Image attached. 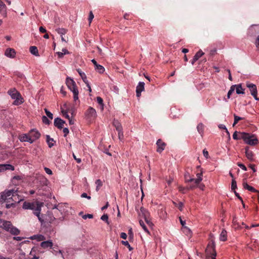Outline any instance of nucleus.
Returning <instances> with one entry per match:
<instances>
[{
	"mask_svg": "<svg viewBox=\"0 0 259 259\" xmlns=\"http://www.w3.org/2000/svg\"><path fill=\"white\" fill-rule=\"evenodd\" d=\"M43 205V203L36 202H29L25 201L23 203L22 207L24 209H32L33 210V213L36 215L39 221L41 222L43 221L40 217V213L41 211V207Z\"/></svg>",
	"mask_w": 259,
	"mask_h": 259,
	"instance_id": "f257e3e1",
	"label": "nucleus"
},
{
	"mask_svg": "<svg viewBox=\"0 0 259 259\" xmlns=\"http://www.w3.org/2000/svg\"><path fill=\"white\" fill-rule=\"evenodd\" d=\"M17 190L14 189L5 190L0 193V203L4 202L12 199L14 201H17L16 197L18 196Z\"/></svg>",
	"mask_w": 259,
	"mask_h": 259,
	"instance_id": "f03ea898",
	"label": "nucleus"
},
{
	"mask_svg": "<svg viewBox=\"0 0 259 259\" xmlns=\"http://www.w3.org/2000/svg\"><path fill=\"white\" fill-rule=\"evenodd\" d=\"M0 228H2L13 235H17L20 233V231L13 226L10 221L0 219Z\"/></svg>",
	"mask_w": 259,
	"mask_h": 259,
	"instance_id": "7ed1b4c3",
	"label": "nucleus"
},
{
	"mask_svg": "<svg viewBox=\"0 0 259 259\" xmlns=\"http://www.w3.org/2000/svg\"><path fill=\"white\" fill-rule=\"evenodd\" d=\"M8 93L13 99L15 100L13 102L14 105H19L24 102V100L21 94L16 89L13 88L10 89L8 92Z\"/></svg>",
	"mask_w": 259,
	"mask_h": 259,
	"instance_id": "20e7f679",
	"label": "nucleus"
},
{
	"mask_svg": "<svg viewBox=\"0 0 259 259\" xmlns=\"http://www.w3.org/2000/svg\"><path fill=\"white\" fill-rule=\"evenodd\" d=\"M66 83L68 89L73 93L74 101H76L78 99V91L75 81L72 79L67 77L66 80Z\"/></svg>",
	"mask_w": 259,
	"mask_h": 259,
	"instance_id": "39448f33",
	"label": "nucleus"
},
{
	"mask_svg": "<svg viewBox=\"0 0 259 259\" xmlns=\"http://www.w3.org/2000/svg\"><path fill=\"white\" fill-rule=\"evenodd\" d=\"M241 135V138L245 142L251 146L256 145L258 140L257 138H254V135L250 136L249 134L246 133H240Z\"/></svg>",
	"mask_w": 259,
	"mask_h": 259,
	"instance_id": "423d86ee",
	"label": "nucleus"
},
{
	"mask_svg": "<svg viewBox=\"0 0 259 259\" xmlns=\"http://www.w3.org/2000/svg\"><path fill=\"white\" fill-rule=\"evenodd\" d=\"M205 252L207 256H211L212 259H215L216 252L214 241L211 240V242L208 244L205 249Z\"/></svg>",
	"mask_w": 259,
	"mask_h": 259,
	"instance_id": "0eeeda50",
	"label": "nucleus"
},
{
	"mask_svg": "<svg viewBox=\"0 0 259 259\" xmlns=\"http://www.w3.org/2000/svg\"><path fill=\"white\" fill-rule=\"evenodd\" d=\"M139 214L144 218L145 222L149 226H152L153 225V224L149 218L150 213L145 208L141 207Z\"/></svg>",
	"mask_w": 259,
	"mask_h": 259,
	"instance_id": "6e6552de",
	"label": "nucleus"
},
{
	"mask_svg": "<svg viewBox=\"0 0 259 259\" xmlns=\"http://www.w3.org/2000/svg\"><path fill=\"white\" fill-rule=\"evenodd\" d=\"M30 138L31 140H33V142L36 140L38 139L40 136V133L35 130H31L28 133Z\"/></svg>",
	"mask_w": 259,
	"mask_h": 259,
	"instance_id": "1a4fd4ad",
	"label": "nucleus"
},
{
	"mask_svg": "<svg viewBox=\"0 0 259 259\" xmlns=\"http://www.w3.org/2000/svg\"><path fill=\"white\" fill-rule=\"evenodd\" d=\"M246 86L247 88H249L250 93L252 96H254V95H257V89L255 84L253 83H247L246 84Z\"/></svg>",
	"mask_w": 259,
	"mask_h": 259,
	"instance_id": "9d476101",
	"label": "nucleus"
},
{
	"mask_svg": "<svg viewBox=\"0 0 259 259\" xmlns=\"http://www.w3.org/2000/svg\"><path fill=\"white\" fill-rule=\"evenodd\" d=\"M91 61L95 66V70H96L99 73H103L104 72L105 69L104 67L101 65L98 64L97 61L95 59H92Z\"/></svg>",
	"mask_w": 259,
	"mask_h": 259,
	"instance_id": "9b49d317",
	"label": "nucleus"
},
{
	"mask_svg": "<svg viewBox=\"0 0 259 259\" xmlns=\"http://www.w3.org/2000/svg\"><path fill=\"white\" fill-rule=\"evenodd\" d=\"M54 125L59 129L63 128L65 121L60 118L57 117L54 119Z\"/></svg>",
	"mask_w": 259,
	"mask_h": 259,
	"instance_id": "f8f14e48",
	"label": "nucleus"
},
{
	"mask_svg": "<svg viewBox=\"0 0 259 259\" xmlns=\"http://www.w3.org/2000/svg\"><path fill=\"white\" fill-rule=\"evenodd\" d=\"M145 83L144 82H140L136 88L137 96L139 97L141 96V93L144 90Z\"/></svg>",
	"mask_w": 259,
	"mask_h": 259,
	"instance_id": "ddd939ff",
	"label": "nucleus"
},
{
	"mask_svg": "<svg viewBox=\"0 0 259 259\" xmlns=\"http://www.w3.org/2000/svg\"><path fill=\"white\" fill-rule=\"evenodd\" d=\"M5 54L8 57L14 58L16 55V52L14 49L8 48L6 49Z\"/></svg>",
	"mask_w": 259,
	"mask_h": 259,
	"instance_id": "4468645a",
	"label": "nucleus"
},
{
	"mask_svg": "<svg viewBox=\"0 0 259 259\" xmlns=\"http://www.w3.org/2000/svg\"><path fill=\"white\" fill-rule=\"evenodd\" d=\"M19 139L21 142H28L30 143H33V140L30 139L29 134L21 135L19 136Z\"/></svg>",
	"mask_w": 259,
	"mask_h": 259,
	"instance_id": "2eb2a0df",
	"label": "nucleus"
},
{
	"mask_svg": "<svg viewBox=\"0 0 259 259\" xmlns=\"http://www.w3.org/2000/svg\"><path fill=\"white\" fill-rule=\"evenodd\" d=\"M156 145L157 146V151L159 153H161L164 150L165 144L162 142L160 139H159L156 142Z\"/></svg>",
	"mask_w": 259,
	"mask_h": 259,
	"instance_id": "dca6fc26",
	"label": "nucleus"
},
{
	"mask_svg": "<svg viewBox=\"0 0 259 259\" xmlns=\"http://www.w3.org/2000/svg\"><path fill=\"white\" fill-rule=\"evenodd\" d=\"M86 115L89 117L94 118L96 116V111L95 109L90 107L86 112Z\"/></svg>",
	"mask_w": 259,
	"mask_h": 259,
	"instance_id": "f3484780",
	"label": "nucleus"
},
{
	"mask_svg": "<svg viewBox=\"0 0 259 259\" xmlns=\"http://www.w3.org/2000/svg\"><path fill=\"white\" fill-rule=\"evenodd\" d=\"M245 155H246L247 158L249 160H250L251 161H253L254 154L251 151L249 150L248 147H246L245 148Z\"/></svg>",
	"mask_w": 259,
	"mask_h": 259,
	"instance_id": "a211bd4d",
	"label": "nucleus"
},
{
	"mask_svg": "<svg viewBox=\"0 0 259 259\" xmlns=\"http://www.w3.org/2000/svg\"><path fill=\"white\" fill-rule=\"evenodd\" d=\"M0 13L5 17L7 16V7L6 5L0 0Z\"/></svg>",
	"mask_w": 259,
	"mask_h": 259,
	"instance_id": "6ab92c4d",
	"label": "nucleus"
},
{
	"mask_svg": "<svg viewBox=\"0 0 259 259\" xmlns=\"http://www.w3.org/2000/svg\"><path fill=\"white\" fill-rule=\"evenodd\" d=\"M203 54L204 53L201 50H200L194 56L192 60L191 61V64L193 65L195 62L197 61Z\"/></svg>",
	"mask_w": 259,
	"mask_h": 259,
	"instance_id": "aec40b11",
	"label": "nucleus"
},
{
	"mask_svg": "<svg viewBox=\"0 0 259 259\" xmlns=\"http://www.w3.org/2000/svg\"><path fill=\"white\" fill-rule=\"evenodd\" d=\"M53 245V244L51 240L43 241L40 243V246L44 248H47L48 247L52 248Z\"/></svg>",
	"mask_w": 259,
	"mask_h": 259,
	"instance_id": "412c9836",
	"label": "nucleus"
},
{
	"mask_svg": "<svg viewBox=\"0 0 259 259\" xmlns=\"http://www.w3.org/2000/svg\"><path fill=\"white\" fill-rule=\"evenodd\" d=\"M7 169L14 170V167L11 164H0V172Z\"/></svg>",
	"mask_w": 259,
	"mask_h": 259,
	"instance_id": "4be33fe9",
	"label": "nucleus"
},
{
	"mask_svg": "<svg viewBox=\"0 0 259 259\" xmlns=\"http://www.w3.org/2000/svg\"><path fill=\"white\" fill-rule=\"evenodd\" d=\"M185 181L186 182H194V183L197 185L199 184L200 182L202 180V179H197H197H194V178L187 179V176L186 175H185Z\"/></svg>",
	"mask_w": 259,
	"mask_h": 259,
	"instance_id": "5701e85b",
	"label": "nucleus"
},
{
	"mask_svg": "<svg viewBox=\"0 0 259 259\" xmlns=\"http://www.w3.org/2000/svg\"><path fill=\"white\" fill-rule=\"evenodd\" d=\"M113 125L115 127L118 132L122 131V127L121 124L117 120H114L113 122Z\"/></svg>",
	"mask_w": 259,
	"mask_h": 259,
	"instance_id": "b1692460",
	"label": "nucleus"
},
{
	"mask_svg": "<svg viewBox=\"0 0 259 259\" xmlns=\"http://www.w3.org/2000/svg\"><path fill=\"white\" fill-rule=\"evenodd\" d=\"M227 231L223 229L222 231V232L220 235V240L222 241H225L227 240Z\"/></svg>",
	"mask_w": 259,
	"mask_h": 259,
	"instance_id": "393cba45",
	"label": "nucleus"
},
{
	"mask_svg": "<svg viewBox=\"0 0 259 259\" xmlns=\"http://www.w3.org/2000/svg\"><path fill=\"white\" fill-rule=\"evenodd\" d=\"M47 142L48 145L50 148L52 147L55 143V141L54 140L53 138H51L50 136H47Z\"/></svg>",
	"mask_w": 259,
	"mask_h": 259,
	"instance_id": "a878e982",
	"label": "nucleus"
},
{
	"mask_svg": "<svg viewBox=\"0 0 259 259\" xmlns=\"http://www.w3.org/2000/svg\"><path fill=\"white\" fill-rule=\"evenodd\" d=\"M30 53L35 56H38V52L37 47L35 46H31L30 47Z\"/></svg>",
	"mask_w": 259,
	"mask_h": 259,
	"instance_id": "bb28decb",
	"label": "nucleus"
},
{
	"mask_svg": "<svg viewBox=\"0 0 259 259\" xmlns=\"http://www.w3.org/2000/svg\"><path fill=\"white\" fill-rule=\"evenodd\" d=\"M236 85V92L237 94H244V90L242 88L241 85L237 84Z\"/></svg>",
	"mask_w": 259,
	"mask_h": 259,
	"instance_id": "cd10ccee",
	"label": "nucleus"
},
{
	"mask_svg": "<svg viewBox=\"0 0 259 259\" xmlns=\"http://www.w3.org/2000/svg\"><path fill=\"white\" fill-rule=\"evenodd\" d=\"M77 72L79 74L80 76L81 77L84 82L85 83H87L88 81L87 80V76H86V75L85 74V73L84 72H83L82 71H81V70H80V69H78Z\"/></svg>",
	"mask_w": 259,
	"mask_h": 259,
	"instance_id": "c85d7f7f",
	"label": "nucleus"
},
{
	"mask_svg": "<svg viewBox=\"0 0 259 259\" xmlns=\"http://www.w3.org/2000/svg\"><path fill=\"white\" fill-rule=\"evenodd\" d=\"M56 31L58 33L60 34L61 36H63V35L66 33L67 30L63 28H58L56 29Z\"/></svg>",
	"mask_w": 259,
	"mask_h": 259,
	"instance_id": "c756f323",
	"label": "nucleus"
},
{
	"mask_svg": "<svg viewBox=\"0 0 259 259\" xmlns=\"http://www.w3.org/2000/svg\"><path fill=\"white\" fill-rule=\"evenodd\" d=\"M183 232L185 233L186 235L190 237L191 236V230L188 228L187 227H184L183 228Z\"/></svg>",
	"mask_w": 259,
	"mask_h": 259,
	"instance_id": "7c9ffc66",
	"label": "nucleus"
},
{
	"mask_svg": "<svg viewBox=\"0 0 259 259\" xmlns=\"http://www.w3.org/2000/svg\"><path fill=\"white\" fill-rule=\"evenodd\" d=\"M97 186H96V191H98L101 187L102 186L103 183L101 181V180L98 179L95 182Z\"/></svg>",
	"mask_w": 259,
	"mask_h": 259,
	"instance_id": "2f4dec72",
	"label": "nucleus"
},
{
	"mask_svg": "<svg viewBox=\"0 0 259 259\" xmlns=\"http://www.w3.org/2000/svg\"><path fill=\"white\" fill-rule=\"evenodd\" d=\"M236 85H233L231 87L230 89L229 90L228 94H227V97L228 99L230 98L231 95L234 92L235 90Z\"/></svg>",
	"mask_w": 259,
	"mask_h": 259,
	"instance_id": "473e14b6",
	"label": "nucleus"
},
{
	"mask_svg": "<svg viewBox=\"0 0 259 259\" xmlns=\"http://www.w3.org/2000/svg\"><path fill=\"white\" fill-rule=\"evenodd\" d=\"M139 223H140V226L142 227V228L144 229V230L148 233V234H149V232L148 230V229L147 228L146 225H145L144 222L142 220H140L139 221Z\"/></svg>",
	"mask_w": 259,
	"mask_h": 259,
	"instance_id": "72a5a7b5",
	"label": "nucleus"
},
{
	"mask_svg": "<svg viewBox=\"0 0 259 259\" xmlns=\"http://www.w3.org/2000/svg\"><path fill=\"white\" fill-rule=\"evenodd\" d=\"M173 203L174 204V205L178 207L179 208V209L182 211V209H183V207L184 206V204L183 202H179V203L177 204L176 202H173Z\"/></svg>",
	"mask_w": 259,
	"mask_h": 259,
	"instance_id": "f704fd0d",
	"label": "nucleus"
},
{
	"mask_svg": "<svg viewBox=\"0 0 259 259\" xmlns=\"http://www.w3.org/2000/svg\"><path fill=\"white\" fill-rule=\"evenodd\" d=\"M234 123L233 124V126H235V125L237 123V122L240 120H241L242 118L239 116H238L237 115H236L235 114H234Z\"/></svg>",
	"mask_w": 259,
	"mask_h": 259,
	"instance_id": "c9c22d12",
	"label": "nucleus"
},
{
	"mask_svg": "<svg viewBox=\"0 0 259 259\" xmlns=\"http://www.w3.org/2000/svg\"><path fill=\"white\" fill-rule=\"evenodd\" d=\"M237 188L236 181L234 179H232L231 183V189L234 191H235V189Z\"/></svg>",
	"mask_w": 259,
	"mask_h": 259,
	"instance_id": "e433bc0d",
	"label": "nucleus"
},
{
	"mask_svg": "<svg viewBox=\"0 0 259 259\" xmlns=\"http://www.w3.org/2000/svg\"><path fill=\"white\" fill-rule=\"evenodd\" d=\"M101 219L102 221L106 222L107 224H109V222H108V216L107 214H103L101 217Z\"/></svg>",
	"mask_w": 259,
	"mask_h": 259,
	"instance_id": "4c0bfd02",
	"label": "nucleus"
},
{
	"mask_svg": "<svg viewBox=\"0 0 259 259\" xmlns=\"http://www.w3.org/2000/svg\"><path fill=\"white\" fill-rule=\"evenodd\" d=\"M42 120L45 124L48 125L50 124L51 122V121L48 119V118L45 116H43L42 117Z\"/></svg>",
	"mask_w": 259,
	"mask_h": 259,
	"instance_id": "58836bf2",
	"label": "nucleus"
},
{
	"mask_svg": "<svg viewBox=\"0 0 259 259\" xmlns=\"http://www.w3.org/2000/svg\"><path fill=\"white\" fill-rule=\"evenodd\" d=\"M121 243H122L123 245H125V246H127V247L128 248V249H129V250H130V251H131V250H132L133 249V248L131 246V245H130V244H129V243L128 242V241H121Z\"/></svg>",
	"mask_w": 259,
	"mask_h": 259,
	"instance_id": "ea45409f",
	"label": "nucleus"
},
{
	"mask_svg": "<svg viewBox=\"0 0 259 259\" xmlns=\"http://www.w3.org/2000/svg\"><path fill=\"white\" fill-rule=\"evenodd\" d=\"M45 111L46 114V115L48 116L49 118L52 119L53 118V114L50 112L49 110H48L47 109H45Z\"/></svg>",
	"mask_w": 259,
	"mask_h": 259,
	"instance_id": "a19ab883",
	"label": "nucleus"
},
{
	"mask_svg": "<svg viewBox=\"0 0 259 259\" xmlns=\"http://www.w3.org/2000/svg\"><path fill=\"white\" fill-rule=\"evenodd\" d=\"M97 102L102 106V109H103V99L100 97H97Z\"/></svg>",
	"mask_w": 259,
	"mask_h": 259,
	"instance_id": "79ce46f5",
	"label": "nucleus"
},
{
	"mask_svg": "<svg viewBox=\"0 0 259 259\" xmlns=\"http://www.w3.org/2000/svg\"><path fill=\"white\" fill-rule=\"evenodd\" d=\"M82 218L84 220H86L87 218L92 219L93 218V215L92 214H84L82 215Z\"/></svg>",
	"mask_w": 259,
	"mask_h": 259,
	"instance_id": "37998d69",
	"label": "nucleus"
},
{
	"mask_svg": "<svg viewBox=\"0 0 259 259\" xmlns=\"http://www.w3.org/2000/svg\"><path fill=\"white\" fill-rule=\"evenodd\" d=\"M61 112H62L63 116L65 118H66L67 119H69L70 117H69V115L68 114V113H67L68 112L67 111L62 109Z\"/></svg>",
	"mask_w": 259,
	"mask_h": 259,
	"instance_id": "c03bdc74",
	"label": "nucleus"
},
{
	"mask_svg": "<svg viewBox=\"0 0 259 259\" xmlns=\"http://www.w3.org/2000/svg\"><path fill=\"white\" fill-rule=\"evenodd\" d=\"M94 17V16L93 12L92 11H91L90 12L89 17V21L90 24L91 23Z\"/></svg>",
	"mask_w": 259,
	"mask_h": 259,
	"instance_id": "a18cd8bd",
	"label": "nucleus"
},
{
	"mask_svg": "<svg viewBox=\"0 0 259 259\" xmlns=\"http://www.w3.org/2000/svg\"><path fill=\"white\" fill-rule=\"evenodd\" d=\"M197 130H198V131L200 133L202 131V128H203V124L202 123H199L198 125H197Z\"/></svg>",
	"mask_w": 259,
	"mask_h": 259,
	"instance_id": "49530a36",
	"label": "nucleus"
},
{
	"mask_svg": "<svg viewBox=\"0 0 259 259\" xmlns=\"http://www.w3.org/2000/svg\"><path fill=\"white\" fill-rule=\"evenodd\" d=\"M118 138L120 140H121L123 138V133L122 131L118 132Z\"/></svg>",
	"mask_w": 259,
	"mask_h": 259,
	"instance_id": "de8ad7c7",
	"label": "nucleus"
},
{
	"mask_svg": "<svg viewBox=\"0 0 259 259\" xmlns=\"http://www.w3.org/2000/svg\"><path fill=\"white\" fill-rule=\"evenodd\" d=\"M237 165L238 166H239L240 168H241L243 170H247L246 166L244 164H243L242 163H238L237 164Z\"/></svg>",
	"mask_w": 259,
	"mask_h": 259,
	"instance_id": "09e8293b",
	"label": "nucleus"
},
{
	"mask_svg": "<svg viewBox=\"0 0 259 259\" xmlns=\"http://www.w3.org/2000/svg\"><path fill=\"white\" fill-rule=\"evenodd\" d=\"M45 170L46 172L50 175L52 174V171L48 167H45Z\"/></svg>",
	"mask_w": 259,
	"mask_h": 259,
	"instance_id": "8fccbe9b",
	"label": "nucleus"
},
{
	"mask_svg": "<svg viewBox=\"0 0 259 259\" xmlns=\"http://www.w3.org/2000/svg\"><path fill=\"white\" fill-rule=\"evenodd\" d=\"M248 191L253 192H259L257 190L255 189L253 187L251 186H249L248 189H247Z\"/></svg>",
	"mask_w": 259,
	"mask_h": 259,
	"instance_id": "3c124183",
	"label": "nucleus"
},
{
	"mask_svg": "<svg viewBox=\"0 0 259 259\" xmlns=\"http://www.w3.org/2000/svg\"><path fill=\"white\" fill-rule=\"evenodd\" d=\"M179 220H180V222L181 224L183 226V228H184V227H186L185 226V224H186L185 221L182 220V219H181V217H179Z\"/></svg>",
	"mask_w": 259,
	"mask_h": 259,
	"instance_id": "603ef678",
	"label": "nucleus"
},
{
	"mask_svg": "<svg viewBox=\"0 0 259 259\" xmlns=\"http://www.w3.org/2000/svg\"><path fill=\"white\" fill-rule=\"evenodd\" d=\"M63 133H64V136L66 137L67 135L69 133V130L67 127H65L63 130Z\"/></svg>",
	"mask_w": 259,
	"mask_h": 259,
	"instance_id": "864d4df0",
	"label": "nucleus"
},
{
	"mask_svg": "<svg viewBox=\"0 0 259 259\" xmlns=\"http://www.w3.org/2000/svg\"><path fill=\"white\" fill-rule=\"evenodd\" d=\"M81 197H82V198H87L88 199H91V197L89 196H88L87 194L85 193H82L81 194Z\"/></svg>",
	"mask_w": 259,
	"mask_h": 259,
	"instance_id": "5fc2aeb1",
	"label": "nucleus"
},
{
	"mask_svg": "<svg viewBox=\"0 0 259 259\" xmlns=\"http://www.w3.org/2000/svg\"><path fill=\"white\" fill-rule=\"evenodd\" d=\"M203 155L206 158L208 157V152L207 151H206L205 149L203 150Z\"/></svg>",
	"mask_w": 259,
	"mask_h": 259,
	"instance_id": "6e6d98bb",
	"label": "nucleus"
},
{
	"mask_svg": "<svg viewBox=\"0 0 259 259\" xmlns=\"http://www.w3.org/2000/svg\"><path fill=\"white\" fill-rule=\"evenodd\" d=\"M237 134H238V132L237 131H235L233 135V138L234 139V140H238L239 138H238V136H237Z\"/></svg>",
	"mask_w": 259,
	"mask_h": 259,
	"instance_id": "4d7b16f0",
	"label": "nucleus"
},
{
	"mask_svg": "<svg viewBox=\"0 0 259 259\" xmlns=\"http://www.w3.org/2000/svg\"><path fill=\"white\" fill-rule=\"evenodd\" d=\"M73 156L74 159L76 161V162L78 163H80L81 160L80 158H78L76 157L74 154H73Z\"/></svg>",
	"mask_w": 259,
	"mask_h": 259,
	"instance_id": "13d9d810",
	"label": "nucleus"
},
{
	"mask_svg": "<svg viewBox=\"0 0 259 259\" xmlns=\"http://www.w3.org/2000/svg\"><path fill=\"white\" fill-rule=\"evenodd\" d=\"M21 179V178L20 176H14L13 178V182L14 183H15V180H20Z\"/></svg>",
	"mask_w": 259,
	"mask_h": 259,
	"instance_id": "bf43d9fd",
	"label": "nucleus"
},
{
	"mask_svg": "<svg viewBox=\"0 0 259 259\" xmlns=\"http://www.w3.org/2000/svg\"><path fill=\"white\" fill-rule=\"evenodd\" d=\"M236 196H237L239 200H241V202L243 203V200L242 198L239 196V194L236 192V191H234Z\"/></svg>",
	"mask_w": 259,
	"mask_h": 259,
	"instance_id": "052dcab7",
	"label": "nucleus"
},
{
	"mask_svg": "<svg viewBox=\"0 0 259 259\" xmlns=\"http://www.w3.org/2000/svg\"><path fill=\"white\" fill-rule=\"evenodd\" d=\"M39 30L41 33H45L47 31L46 29L45 28H44L43 27H41V26L39 27Z\"/></svg>",
	"mask_w": 259,
	"mask_h": 259,
	"instance_id": "680f3d73",
	"label": "nucleus"
},
{
	"mask_svg": "<svg viewBox=\"0 0 259 259\" xmlns=\"http://www.w3.org/2000/svg\"><path fill=\"white\" fill-rule=\"evenodd\" d=\"M120 237L121 238L125 239L127 237V235L126 233L122 232L120 234Z\"/></svg>",
	"mask_w": 259,
	"mask_h": 259,
	"instance_id": "e2e57ef3",
	"label": "nucleus"
},
{
	"mask_svg": "<svg viewBox=\"0 0 259 259\" xmlns=\"http://www.w3.org/2000/svg\"><path fill=\"white\" fill-rule=\"evenodd\" d=\"M202 174H203V172H202V170H201L200 172L197 174L196 176L197 177V179H202Z\"/></svg>",
	"mask_w": 259,
	"mask_h": 259,
	"instance_id": "0e129e2a",
	"label": "nucleus"
},
{
	"mask_svg": "<svg viewBox=\"0 0 259 259\" xmlns=\"http://www.w3.org/2000/svg\"><path fill=\"white\" fill-rule=\"evenodd\" d=\"M56 54L58 55V57L60 58H62L64 56V54L63 53V52H57Z\"/></svg>",
	"mask_w": 259,
	"mask_h": 259,
	"instance_id": "69168bd1",
	"label": "nucleus"
},
{
	"mask_svg": "<svg viewBox=\"0 0 259 259\" xmlns=\"http://www.w3.org/2000/svg\"><path fill=\"white\" fill-rule=\"evenodd\" d=\"M23 239V237H14L13 239L17 241H21Z\"/></svg>",
	"mask_w": 259,
	"mask_h": 259,
	"instance_id": "338daca9",
	"label": "nucleus"
},
{
	"mask_svg": "<svg viewBox=\"0 0 259 259\" xmlns=\"http://www.w3.org/2000/svg\"><path fill=\"white\" fill-rule=\"evenodd\" d=\"M243 185L244 188L245 189H247V190L248 189L249 187L250 186L247 184V183L244 182H243Z\"/></svg>",
	"mask_w": 259,
	"mask_h": 259,
	"instance_id": "774afa93",
	"label": "nucleus"
}]
</instances>
